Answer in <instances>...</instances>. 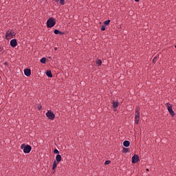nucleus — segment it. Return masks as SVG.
Instances as JSON below:
<instances>
[{"label": "nucleus", "mask_w": 176, "mask_h": 176, "mask_svg": "<svg viewBox=\"0 0 176 176\" xmlns=\"http://www.w3.org/2000/svg\"><path fill=\"white\" fill-rule=\"evenodd\" d=\"M54 33L56 35H58V34L63 35V34H65L64 32H60V30H58V29H55V30H54Z\"/></svg>", "instance_id": "10"}, {"label": "nucleus", "mask_w": 176, "mask_h": 176, "mask_svg": "<svg viewBox=\"0 0 176 176\" xmlns=\"http://www.w3.org/2000/svg\"><path fill=\"white\" fill-rule=\"evenodd\" d=\"M60 6H63L65 4V0H60Z\"/></svg>", "instance_id": "21"}, {"label": "nucleus", "mask_w": 176, "mask_h": 176, "mask_svg": "<svg viewBox=\"0 0 176 176\" xmlns=\"http://www.w3.org/2000/svg\"><path fill=\"white\" fill-rule=\"evenodd\" d=\"M96 63L98 65V66H100L102 65V60L100 59H98Z\"/></svg>", "instance_id": "17"}, {"label": "nucleus", "mask_w": 176, "mask_h": 176, "mask_svg": "<svg viewBox=\"0 0 176 176\" xmlns=\"http://www.w3.org/2000/svg\"><path fill=\"white\" fill-rule=\"evenodd\" d=\"M5 65H7L6 62Z\"/></svg>", "instance_id": "30"}, {"label": "nucleus", "mask_w": 176, "mask_h": 176, "mask_svg": "<svg viewBox=\"0 0 176 176\" xmlns=\"http://www.w3.org/2000/svg\"><path fill=\"white\" fill-rule=\"evenodd\" d=\"M54 153L55 154H58V153H59V151H58L57 149H55V150L54 151Z\"/></svg>", "instance_id": "25"}, {"label": "nucleus", "mask_w": 176, "mask_h": 176, "mask_svg": "<svg viewBox=\"0 0 176 176\" xmlns=\"http://www.w3.org/2000/svg\"><path fill=\"white\" fill-rule=\"evenodd\" d=\"M110 22H111L110 19H108V20H106V21L104 22V24L105 25H108Z\"/></svg>", "instance_id": "16"}, {"label": "nucleus", "mask_w": 176, "mask_h": 176, "mask_svg": "<svg viewBox=\"0 0 176 176\" xmlns=\"http://www.w3.org/2000/svg\"><path fill=\"white\" fill-rule=\"evenodd\" d=\"M57 166V163L56 161H54L53 166H52V169L54 170Z\"/></svg>", "instance_id": "19"}, {"label": "nucleus", "mask_w": 176, "mask_h": 176, "mask_svg": "<svg viewBox=\"0 0 176 176\" xmlns=\"http://www.w3.org/2000/svg\"><path fill=\"white\" fill-rule=\"evenodd\" d=\"M21 148H23V153H29L32 150V147L30 145L23 146V144H22Z\"/></svg>", "instance_id": "3"}, {"label": "nucleus", "mask_w": 176, "mask_h": 176, "mask_svg": "<svg viewBox=\"0 0 176 176\" xmlns=\"http://www.w3.org/2000/svg\"><path fill=\"white\" fill-rule=\"evenodd\" d=\"M61 161V156L60 155H57L56 157V162H60Z\"/></svg>", "instance_id": "12"}, {"label": "nucleus", "mask_w": 176, "mask_h": 176, "mask_svg": "<svg viewBox=\"0 0 176 176\" xmlns=\"http://www.w3.org/2000/svg\"><path fill=\"white\" fill-rule=\"evenodd\" d=\"M105 30H106L105 25H102V27H101V30L104 31Z\"/></svg>", "instance_id": "22"}, {"label": "nucleus", "mask_w": 176, "mask_h": 176, "mask_svg": "<svg viewBox=\"0 0 176 176\" xmlns=\"http://www.w3.org/2000/svg\"><path fill=\"white\" fill-rule=\"evenodd\" d=\"M123 145H124L125 147L129 146V145H130L129 141H127V140L124 141V143H123Z\"/></svg>", "instance_id": "13"}, {"label": "nucleus", "mask_w": 176, "mask_h": 176, "mask_svg": "<svg viewBox=\"0 0 176 176\" xmlns=\"http://www.w3.org/2000/svg\"><path fill=\"white\" fill-rule=\"evenodd\" d=\"M140 109L138 107L136 108L135 118H140Z\"/></svg>", "instance_id": "8"}, {"label": "nucleus", "mask_w": 176, "mask_h": 176, "mask_svg": "<svg viewBox=\"0 0 176 176\" xmlns=\"http://www.w3.org/2000/svg\"><path fill=\"white\" fill-rule=\"evenodd\" d=\"M55 2H56V3H58V0H55Z\"/></svg>", "instance_id": "27"}, {"label": "nucleus", "mask_w": 176, "mask_h": 176, "mask_svg": "<svg viewBox=\"0 0 176 176\" xmlns=\"http://www.w3.org/2000/svg\"><path fill=\"white\" fill-rule=\"evenodd\" d=\"M109 164H111V161L107 160V161L105 162L104 165H108Z\"/></svg>", "instance_id": "23"}, {"label": "nucleus", "mask_w": 176, "mask_h": 176, "mask_svg": "<svg viewBox=\"0 0 176 176\" xmlns=\"http://www.w3.org/2000/svg\"><path fill=\"white\" fill-rule=\"evenodd\" d=\"M16 35V33H14V30H7L5 36V38L7 41H9L10 39L13 38Z\"/></svg>", "instance_id": "1"}, {"label": "nucleus", "mask_w": 176, "mask_h": 176, "mask_svg": "<svg viewBox=\"0 0 176 176\" xmlns=\"http://www.w3.org/2000/svg\"><path fill=\"white\" fill-rule=\"evenodd\" d=\"M175 48H176V45H175Z\"/></svg>", "instance_id": "31"}, {"label": "nucleus", "mask_w": 176, "mask_h": 176, "mask_svg": "<svg viewBox=\"0 0 176 176\" xmlns=\"http://www.w3.org/2000/svg\"><path fill=\"white\" fill-rule=\"evenodd\" d=\"M157 58V56H155V58L153 59V61L154 63H156Z\"/></svg>", "instance_id": "24"}, {"label": "nucleus", "mask_w": 176, "mask_h": 176, "mask_svg": "<svg viewBox=\"0 0 176 176\" xmlns=\"http://www.w3.org/2000/svg\"><path fill=\"white\" fill-rule=\"evenodd\" d=\"M38 109L40 110L41 109V107H38Z\"/></svg>", "instance_id": "26"}, {"label": "nucleus", "mask_w": 176, "mask_h": 176, "mask_svg": "<svg viewBox=\"0 0 176 176\" xmlns=\"http://www.w3.org/2000/svg\"><path fill=\"white\" fill-rule=\"evenodd\" d=\"M46 75L49 78H52V73L51 70H47Z\"/></svg>", "instance_id": "11"}, {"label": "nucleus", "mask_w": 176, "mask_h": 176, "mask_svg": "<svg viewBox=\"0 0 176 176\" xmlns=\"http://www.w3.org/2000/svg\"><path fill=\"white\" fill-rule=\"evenodd\" d=\"M123 152L126 153H129V150L128 148H123Z\"/></svg>", "instance_id": "20"}, {"label": "nucleus", "mask_w": 176, "mask_h": 176, "mask_svg": "<svg viewBox=\"0 0 176 176\" xmlns=\"http://www.w3.org/2000/svg\"><path fill=\"white\" fill-rule=\"evenodd\" d=\"M56 19L54 17H50L47 21V28H52L56 25Z\"/></svg>", "instance_id": "2"}, {"label": "nucleus", "mask_w": 176, "mask_h": 176, "mask_svg": "<svg viewBox=\"0 0 176 176\" xmlns=\"http://www.w3.org/2000/svg\"><path fill=\"white\" fill-rule=\"evenodd\" d=\"M140 118H135V123L138 124L139 123Z\"/></svg>", "instance_id": "18"}, {"label": "nucleus", "mask_w": 176, "mask_h": 176, "mask_svg": "<svg viewBox=\"0 0 176 176\" xmlns=\"http://www.w3.org/2000/svg\"><path fill=\"white\" fill-rule=\"evenodd\" d=\"M16 45H17V41H16V38H13L12 40H11L10 46L12 47H15Z\"/></svg>", "instance_id": "7"}, {"label": "nucleus", "mask_w": 176, "mask_h": 176, "mask_svg": "<svg viewBox=\"0 0 176 176\" xmlns=\"http://www.w3.org/2000/svg\"><path fill=\"white\" fill-rule=\"evenodd\" d=\"M40 61H41V63L42 64H45V63H46V58H41Z\"/></svg>", "instance_id": "14"}, {"label": "nucleus", "mask_w": 176, "mask_h": 176, "mask_svg": "<svg viewBox=\"0 0 176 176\" xmlns=\"http://www.w3.org/2000/svg\"><path fill=\"white\" fill-rule=\"evenodd\" d=\"M24 74L26 76H30L31 75V70L30 69H25Z\"/></svg>", "instance_id": "9"}, {"label": "nucleus", "mask_w": 176, "mask_h": 176, "mask_svg": "<svg viewBox=\"0 0 176 176\" xmlns=\"http://www.w3.org/2000/svg\"><path fill=\"white\" fill-rule=\"evenodd\" d=\"M167 109L172 116H175V113L172 109V105L169 103L167 104Z\"/></svg>", "instance_id": "4"}, {"label": "nucleus", "mask_w": 176, "mask_h": 176, "mask_svg": "<svg viewBox=\"0 0 176 176\" xmlns=\"http://www.w3.org/2000/svg\"><path fill=\"white\" fill-rule=\"evenodd\" d=\"M140 159H139V156L137 155H135L133 157H132V162L133 164H136L139 162Z\"/></svg>", "instance_id": "6"}, {"label": "nucleus", "mask_w": 176, "mask_h": 176, "mask_svg": "<svg viewBox=\"0 0 176 176\" xmlns=\"http://www.w3.org/2000/svg\"><path fill=\"white\" fill-rule=\"evenodd\" d=\"M136 2H139L140 0H135Z\"/></svg>", "instance_id": "28"}, {"label": "nucleus", "mask_w": 176, "mask_h": 176, "mask_svg": "<svg viewBox=\"0 0 176 176\" xmlns=\"http://www.w3.org/2000/svg\"><path fill=\"white\" fill-rule=\"evenodd\" d=\"M46 116H47L49 119H50V120H53L54 119V118H55V115H54L53 113L50 112V111H48V112L46 113Z\"/></svg>", "instance_id": "5"}, {"label": "nucleus", "mask_w": 176, "mask_h": 176, "mask_svg": "<svg viewBox=\"0 0 176 176\" xmlns=\"http://www.w3.org/2000/svg\"><path fill=\"white\" fill-rule=\"evenodd\" d=\"M113 108L116 109L118 107V102H114L113 104Z\"/></svg>", "instance_id": "15"}, {"label": "nucleus", "mask_w": 176, "mask_h": 176, "mask_svg": "<svg viewBox=\"0 0 176 176\" xmlns=\"http://www.w3.org/2000/svg\"><path fill=\"white\" fill-rule=\"evenodd\" d=\"M55 50H56V48H54Z\"/></svg>", "instance_id": "29"}]
</instances>
